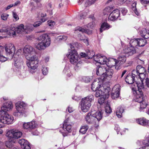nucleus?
Returning a JSON list of instances; mask_svg holds the SVG:
<instances>
[{
    "mask_svg": "<svg viewBox=\"0 0 149 149\" xmlns=\"http://www.w3.org/2000/svg\"><path fill=\"white\" fill-rule=\"evenodd\" d=\"M69 45L71 50L67 54V57L72 64L75 65L77 67H79L81 65L82 62L76 50V48H78V44L74 42L69 44Z\"/></svg>",
    "mask_w": 149,
    "mask_h": 149,
    "instance_id": "nucleus-1",
    "label": "nucleus"
},
{
    "mask_svg": "<svg viewBox=\"0 0 149 149\" xmlns=\"http://www.w3.org/2000/svg\"><path fill=\"white\" fill-rule=\"evenodd\" d=\"M38 43L36 45V48L39 50L44 49L49 46L51 43L50 38L47 34L40 36L38 38Z\"/></svg>",
    "mask_w": 149,
    "mask_h": 149,
    "instance_id": "nucleus-2",
    "label": "nucleus"
},
{
    "mask_svg": "<svg viewBox=\"0 0 149 149\" xmlns=\"http://www.w3.org/2000/svg\"><path fill=\"white\" fill-rule=\"evenodd\" d=\"M26 104L23 102H18L15 104L16 111L13 113V115L16 116H26V111L25 108Z\"/></svg>",
    "mask_w": 149,
    "mask_h": 149,
    "instance_id": "nucleus-3",
    "label": "nucleus"
},
{
    "mask_svg": "<svg viewBox=\"0 0 149 149\" xmlns=\"http://www.w3.org/2000/svg\"><path fill=\"white\" fill-rule=\"evenodd\" d=\"M94 99V97L92 95H89L82 99L81 104V110L84 112L88 111L91 106V103Z\"/></svg>",
    "mask_w": 149,
    "mask_h": 149,
    "instance_id": "nucleus-4",
    "label": "nucleus"
},
{
    "mask_svg": "<svg viewBox=\"0 0 149 149\" xmlns=\"http://www.w3.org/2000/svg\"><path fill=\"white\" fill-rule=\"evenodd\" d=\"M134 93L135 96V101L140 103V109H143L145 108L147 104L144 101L145 97L143 95L142 92L134 90Z\"/></svg>",
    "mask_w": 149,
    "mask_h": 149,
    "instance_id": "nucleus-5",
    "label": "nucleus"
},
{
    "mask_svg": "<svg viewBox=\"0 0 149 149\" xmlns=\"http://www.w3.org/2000/svg\"><path fill=\"white\" fill-rule=\"evenodd\" d=\"M22 133L20 130L17 129H13L7 130L6 136L10 139H18L20 138Z\"/></svg>",
    "mask_w": 149,
    "mask_h": 149,
    "instance_id": "nucleus-6",
    "label": "nucleus"
},
{
    "mask_svg": "<svg viewBox=\"0 0 149 149\" xmlns=\"http://www.w3.org/2000/svg\"><path fill=\"white\" fill-rule=\"evenodd\" d=\"M146 73L145 69L141 65H138L136 70H132V74L137 77L140 80L146 77Z\"/></svg>",
    "mask_w": 149,
    "mask_h": 149,
    "instance_id": "nucleus-7",
    "label": "nucleus"
},
{
    "mask_svg": "<svg viewBox=\"0 0 149 149\" xmlns=\"http://www.w3.org/2000/svg\"><path fill=\"white\" fill-rule=\"evenodd\" d=\"M26 64L29 68L35 70L38 66V59L36 55H34L31 58L27 57Z\"/></svg>",
    "mask_w": 149,
    "mask_h": 149,
    "instance_id": "nucleus-8",
    "label": "nucleus"
},
{
    "mask_svg": "<svg viewBox=\"0 0 149 149\" xmlns=\"http://www.w3.org/2000/svg\"><path fill=\"white\" fill-rule=\"evenodd\" d=\"M111 60L113 61H109V63L111 62H113L114 64L111 65H110V67L113 65H115V68L116 69L118 70L120 68V65H121L124 63L126 61V57L125 56L124 54H120L118 58V60L116 59H111Z\"/></svg>",
    "mask_w": 149,
    "mask_h": 149,
    "instance_id": "nucleus-9",
    "label": "nucleus"
},
{
    "mask_svg": "<svg viewBox=\"0 0 149 149\" xmlns=\"http://www.w3.org/2000/svg\"><path fill=\"white\" fill-rule=\"evenodd\" d=\"M100 87L97 89L95 91L96 92L95 96L97 97L104 95L105 97H108L109 96V93L110 91V88L108 87L99 86Z\"/></svg>",
    "mask_w": 149,
    "mask_h": 149,
    "instance_id": "nucleus-10",
    "label": "nucleus"
},
{
    "mask_svg": "<svg viewBox=\"0 0 149 149\" xmlns=\"http://www.w3.org/2000/svg\"><path fill=\"white\" fill-rule=\"evenodd\" d=\"M23 53L27 59V57L31 58L35 55L36 52L34 49L29 45H26L23 49Z\"/></svg>",
    "mask_w": 149,
    "mask_h": 149,
    "instance_id": "nucleus-11",
    "label": "nucleus"
},
{
    "mask_svg": "<svg viewBox=\"0 0 149 149\" xmlns=\"http://www.w3.org/2000/svg\"><path fill=\"white\" fill-rule=\"evenodd\" d=\"M5 48L7 55L10 56V58H12L15 52V48L14 45L10 43L6 45Z\"/></svg>",
    "mask_w": 149,
    "mask_h": 149,
    "instance_id": "nucleus-12",
    "label": "nucleus"
},
{
    "mask_svg": "<svg viewBox=\"0 0 149 149\" xmlns=\"http://www.w3.org/2000/svg\"><path fill=\"white\" fill-rule=\"evenodd\" d=\"M136 78L138 79V78L137 77L132 74H132H128L127 75L125 79V80L126 83L129 84H132L134 83V81H135V83L134 84V86H136V87H132V89L134 90H136V87L137 88L136 85V83L137 82L136 81H135Z\"/></svg>",
    "mask_w": 149,
    "mask_h": 149,
    "instance_id": "nucleus-13",
    "label": "nucleus"
},
{
    "mask_svg": "<svg viewBox=\"0 0 149 149\" xmlns=\"http://www.w3.org/2000/svg\"><path fill=\"white\" fill-rule=\"evenodd\" d=\"M94 60L97 63L105 65L107 64L106 63L108 59L105 56L98 54L94 56Z\"/></svg>",
    "mask_w": 149,
    "mask_h": 149,
    "instance_id": "nucleus-14",
    "label": "nucleus"
},
{
    "mask_svg": "<svg viewBox=\"0 0 149 149\" xmlns=\"http://www.w3.org/2000/svg\"><path fill=\"white\" fill-rule=\"evenodd\" d=\"M108 69V66L107 64L105 65H101L100 66H97L96 70V74L97 75L101 76L100 79H102L103 76L104 72L107 71Z\"/></svg>",
    "mask_w": 149,
    "mask_h": 149,
    "instance_id": "nucleus-15",
    "label": "nucleus"
},
{
    "mask_svg": "<svg viewBox=\"0 0 149 149\" xmlns=\"http://www.w3.org/2000/svg\"><path fill=\"white\" fill-rule=\"evenodd\" d=\"M140 81L141 82L139 83L136 82V84L138 89L137 91H140L142 92L141 89L143 88L144 83L145 84V85L147 87H149V86L147 84H149V79L146 77L143 79H141Z\"/></svg>",
    "mask_w": 149,
    "mask_h": 149,
    "instance_id": "nucleus-16",
    "label": "nucleus"
},
{
    "mask_svg": "<svg viewBox=\"0 0 149 149\" xmlns=\"http://www.w3.org/2000/svg\"><path fill=\"white\" fill-rule=\"evenodd\" d=\"M29 29L27 26L24 27L22 24H20L17 26L15 27V31L17 35L18 34H22L27 33Z\"/></svg>",
    "mask_w": 149,
    "mask_h": 149,
    "instance_id": "nucleus-17",
    "label": "nucleus"
},
{
    "mask_svg": "<svg viewBox=\"0 0 149 149\" xmlns=\"http://www.w3.org/2000/svg\"><path fill=\"white\" fill-rule=\"evenodd\" d=\"M120 86L119 85H116L113 88L111 94V97L113 99L118 97L120 95Z\"/></svg>",
    "mask_w": 149,
    "mask_h": 149,
    "instance_id": "nucleus-18",
    "label": "nucleus"
},
{
    "mask_svg": "<svg viewBox=\"0 0 149 149\" xmlns=\"http://www.w3.org/2000/svg\"><path fill=\"white\" fill-rule=\"evenodd\" d=\"M13 120V117L8 113L1 118L0 120L1 122L3 124H9L12 123Z\"/></svg>",
    "mask_w": 149,
    "mask_h": 149,
    "instance_id": "nucleus-19",
    "label": "nucleus"
},
{
    "mask_svg": "<svg viewBox=\"0 0 149 149\" xmlns=\"http://www.w3.org/2000/svg\"><path fill=\"white\" fill-rule=\"evenodd\" d=\"M120 15V10L118 9H116L110 13L109 17V19L111 21L115 20L119 17Z\"/></svg>",
    "mask_w": 149,
    "mask_h": 149,
    "instance_id": "nucleus-20",
    "label": "nucleus"
},
{
    "mask_svg": "<svg viewBox=\"0 0 149 149\" xmlns=\"http://www.w3.org/2000/svg\"><path fill=\"white\" fill-rule=\"evenodd\" d=\"M86 120L88 123L93 124L95 125V119L94 117L93 114L91 113H88L85 117Z\"/></svg>",
    "mask_w": 149,
    "mask_h": 149,
    "instance_id": "nucleus-21",
    "label": "nucleus"
},
{
    "mask_svg": "<svg viewBox=\"0 0 149 149\" xmlns=\"http://www.w3.org/2000/svg\"><path fill=\"white\" fill-rule=\"evenodd\" d=\"M94 117L95 118V127L98 126V122L102 118V112L101 111H97L94 114H93Z\"/></svg>",
    "mask_w": 149,
    "mask_h": 149,
    "instance_id": "nucleus-22",
    "label": "nucleus"
},
{
    "mask_svg": "<svg viewBox=\"0 0 149 149\" xmlns=\"http://www.w3.org/2000/svg\"><path fill=\"white\" fill-rule=\"evenodd\" d=\"M1 107L2 110H5L7 112L10 111L13 108V104L11 101H8L4 103Z\"/></svg>",
    "mask_w": 149,
    "mask_h": 149,
    "instance_id": "nucleus-23",
    "label": "nucleus"
},
{
    "mask_svg": "<svg viewBox=\"0 0 149 149\" xmlns=\"http://www.w3.org/2000/svg\"><path fill=\"white\" fill-rule=\"evenodd\" d=\"M18 143L20 145L21 148L24 149H30L31 148L28 142L25 139H22L18 141Z\"/></svg>",
    "mask_w": 149,
    "mask_h": 149,
    "instance_id": "nucleus-24",
    "label": "nucleus"
},
{
    "mask_svg": "<svg viewBox=\"0 0 149 149\" xmlns=\"http://www.w3.org/2000/svg\"><path fill=\"white\" fill-rule=\"evenodd\" d=\"M68 118L64 120L62 129L64 131H66L69 132L71 131L72 126L68 122Z\"/></svg>",
    "mask_w": 149,
    "mask_h": 149,
    "instance_id": "nucleus-25",
    "label": "nucleus"
},
{
    "mask_svg": "<svg viewBox=\"0 0 149 149\" xmlns=\"http://www.w3.org/2000/svg\"><path fill=\"white\" fill-rule=\"evenodd\" d=\"M113 73V70L109 68L108 67V69H107V71H105L104 72V75L103 77L102 78V80L104 81L108 77L109 78H111Z\"/></svg>",
    "mask_w": 149,
    "mask_h": 149,
    "instance_id": "nucleus-26",
    "label": "nucleus"
},
{
    "mask_svg": "<svg viewBox=\"0 0 149 149\" xmlns=\"http://www.w3.org/2000/svg\"><path fill=\"white\" fill-rule=\"evenodd\" d=\"M14 60L15 62V66L16 68L18 69V71H20V69L22 66L23 64V61L22 59L17 58V57H14Z\"/></svg>",
    "mask_w": 149,
    "mask_h": 149,
    "instance_id": "nucleus-27",
    "label": "nucleus"
},
{
    "mask_svg": "<svg viewBox=\"0 0 149 149\" xmlns=\"http://www.w3.org/2000/svg\"><path fill=\"white\" fill-rule=\"evenodd\" d=\"M123 52L129 55H132L136 52V49L134 47L131 46L124 49Z\"/></svg>",
    "mask_w": 149,
    "mask_h": 149,
    "instance_id": "nucleus-28",
    "label": "nucleus"
},
{
    "mask_svg": "<svg viewBox=\"0 0 149 149\" xmlns=\"http://www.w3.org/2000/svg\"><path fill=\"white\" fill-rule=\"evenodd\" d=\"M7 34L13 37L17 36V33L15 31V27H11L8 28L7 31Z\"/></svg>",
    "mask_w": 149,
    "mask_h": 149,
    "instance_id": "nucleus-29",
    "label": "nucleus"
},
{
    "mask_svg": "<svg viewBox=\"0 0 149 149\" xmlns=\"http://www.w3.org/2000/svg\"><path fill=\"white\" fill-rule=\"evenodd\" d=\"M137 123L143 126H149V120L146 119V118H140L136 120Z\"/></svg>",
    "mask_w": 149,
    "mask_h": 149,
    "instance_id": "nucleus-30",
    "label": "nucleus"
},
{
    "mask_svg": "<svg viewBox=\"0 0 149 149\" xmlns=\"http://www.w3.org/2000/svg\"><path fill=\"white\" fill-rule=\"evenodd\" d=\"M141 35L145 39L149 38V31L146 29H143L140 31Z\"/></svg>",
    "mask_w": 149,
    "mask_h": 149,
    "instance_id": "nucleus-31",
    "label": "nucleus"
},
{
    "mask_svg": "<svg viewBox=\"0 0 149 149\" xmlns=\"http://www.w3.org/2000/svg\"><path fill=\"white\" fill-rule=\"evenodd\" d=\"M111 27L107 22H104L101 25L100 28V31L102 32L103 31L108 30Z\"/></svg>",
    "mask_w": 149,
    "mask_h": 149,
    "instance_id": "nucleus-32",
    "label": "nucleus"
},
{
    "mask_svg": "<svg viewBox=\"0 0 149 149\" xmlns=\"http://www.w3.org/2000/svg\"><path fill=\"white\" fill-rule=\"evenodd\" d=\"M124 111V109L123 107H118L116 111V116L118 118H121L122 116V113Z\"/></svg>",
    "mask_w": 149,
    "mask_h": 149,
    "instance_id": "nucleus-33",
    "label": "nucleus"
},
{
    "mask_svg": "<svg viewBox=\"0 0 149 149\" xmlns=\"http://www.w3.org/2000/svg\"><path fill=\"white\" fill-rule=\"evenodd\" d=\"M136 1H134L132 5V9L135 13L137 16H139L140 14V13L139 11H137L136 8Z\"/></svg>",
    "mask_w": 149,
    "mask_h": 149,
    "instance_id": "nucleus-34",
    "label": "nucleus"
},
{
    "mask_svg": "<svg viewBox=\"0 0 149 149\" xmlns=\"http://www.w3.org/2000/svg\"><path fill=\"white\" fill-rule=\"evenodd\" d=\"M88 126L87 125L82 126L79 130V132L83 134H85L88 130Z\"/></svg>",
    "mask_w": 149,
    "mask_h": 149,
    "instance_id": "nucleus-35",
    "label": "nucleus"
},
{
    "mask_svg": "<svg viewBox=\"0 0 149 149\" xmlns=\"http://www.w3.org/2000/svg\"><path fill=\"white\" fill-rule=\"evenodd\" d=\"M138 39H134L130 40V44L131 47H134L138 46Z\"/></svg>",
    "mask_w": 149,
    "mask_h": 149,
    "instance_id": "nucleus-36",
    "label": "nucleus"
},
{
    "mask_svg": "<svg viewBox=\"0 0 149 149\" xmlns=\"http://www.w3.org/2000/svg\"><path fill=\"white\" fill-rule=\"evenodd\" d=\"M138 46L139 47H143L146 43V40L145 39H138Z\"/></svg>",
    "mask_w": 149,
    "mask_h": 149,
    "instance_id": "nucleus-37",
    "label": "nucleus"
},
{
    "mask_svg": "<svg viewBox=\"0 0 149 149\" xmlns=\"http://www.w3.org/2000/svg\"><path fill=\"white\" fill-rule=\"evenodd\" d=\"M98 82L95 81L91 84V89L92 90L94 91L98 88Z\"/></svg>",
    "mask_w": 149,
    "mask_h": 149,
    "instance_id": "nucleus-38",
    "label": "nucleus"
},
{
    "mask_svg": "<svg viewBox=\"0 0 149 149\" xmlns=\"http://www.w3.org/2000/svg\"><path fill=\"white\" fill-rule=\"evenodd\" d=\"M113 8L112 6H108L105 8L103 10L104 15L107 14L113 10Z\"/></svg>",
    "mask_w": 149,
    "mask_h": 149,
    "instance_id": "nucleus-39",
    "label": "nucleus"
},
{
    "mask_svg": "<svg viewBox=\"0 0 149 149\" xmlns=\"http://www.w3.org/2000/svg\"><path fill=\"white\" fill-rule=\"evenodd\" d=\"M29 124L30 126V129H32L36 128L38 126L37 123L34 120H32L29 122Z\"/></svg>",
    "mask_w": 149,
    "mask_h": 149,
    "instance_id": "nucleus-40",
    "label": "nucleus"
},
{
    "mask_svg": "<svg viewBox=\"0 0 149 149\" xmlns=\"http://www.w3.org/2000/svg\"><path fill=\"white\" fill-rule=\"evenodd\" d=\"M8 27L6 25H0V32L7 33V31L8 29Z\"/></svg>",
    "mask_w": 149,
    "mask_h": 149,
    "instance_id": "nucleus-41",
    "label": "nucleus"
},
{
    "mask_svg": "<svg viewBox=\"0 0 149 149\" xmlns=\"http://www.w3.org/2000/svg\"><path fill=\"white\" fill-rule=\"evenodd\" d=\"M52 6V5L50 3H49L47 6V12L49 13L50 15H51L53 14L52 10L51 8Z\"/></svg>",
    "mask_w": 149,
    "mask_h": 149,
    "instance_id": "nucleus-42",
    "label": "nucleus"
},
{
    "mask_svg": "<svg viewBox=\"0 0 149 149\" xmlns=\"http://www.w3.org/2000/svg\"><path fill=\"white\" fill-rule=\"evenodd\" d=\"M143 144L146 146H149V136L146 137L143 141Z\"/></svg>",
    "mask_w": 149,
    "mask_h": 149,
    "instance_id": "nucleus-43",
    "label": "nucleus"
},
{
    "mask_svg": "<svg viewBox=\"0 0 149 149\" xmlns=\"http://www.w3.org/2000/svg\"><path fill=\"white\" fill-rule=\"evenodd\" d=\"M95 56L93 52L92 51L91 52L89 50L87 52V58L90 59L93 57V59H94V56Z\"/></svg>",
    "mask_w": 149,
    "mask_h": 149,
    "instance_id": "nucleus-44",
    "label": "nucleus"
},
{
    "mask_svg": "<svg viewBox=\"0 0 149 149\" xmlns=\"http://www.w3.org/2000/svg\"><path fill=\"white\" fill-rule=\"evenodd\" d=\"M76 30L79 31L80 32H81L82 33H88L87 32V30L86 29H84L81 27H77L76 28Z\"/></svg>",
    "mask_w": 149,
    "mask_h": 149,
    "instance_id": "nucleus-45",
    "label": "nucleus"
},
{
    "mask_svg": "<svg viewBox=\"0 0 149 149\" xmlns=\"http://www.w3.org/2000/svg\"><path fill=\"white\" fill-rule=\"evenodd\" d=\"M97 0H88L85 3L86 6H90L95 3Z\"/></svg>",
    "mask_w": 149,
    "mask_h": 149,
    "instance_id": "nucleus-46",
    "label": "nucleus"
},
{
    "mask_svg": "<svg viewBox=\"0 0 149 149\" xmlns=\"http://www.w3.org/2000/svg\"><path fill=\"white\" fill-rule=\"evenodd\" d=\"M8 113L7 111H5V110H2V107H1V110L0 111V119H1V118H2L3 116H5L6 114Z\"/></svg>",
    "mask_w": 149,
    "mask_h": 149,
    "instance_id": "nucleus-47",
    "label": "nucleus"
},
{
    "mask_svg": "<svg viewBox=\"0 0 149 149\" xmlns=\"http://www.w3.org/2000/svg\"><path fill=\"white\" fill-rule=\"evenodd\" d=\"M105 111L107 113H110L111 112V110L108 104L105 107Z\"/></svg>",
    "mask_w": 149,
    "mask_h": 149,
    "instance_id": "nucleus-48",
    "label": "nucleus"
},
{
    "mask_svg": "<svg viewBox=\"0 0 149 149\" xmlns=\"http://www.w3.org/2000/svg\"><path fill=\"white\" fill-rule=\"evenodd\" d=\"M91 79L89 77H83L82 80L84 82L88 83L90 81Z\"/></svg>",
    "mask_w": 149,
    "mask_h": 149,
    "instance_id": "nucleus-49",
    "label": "nucleus"
},
{
    "mask_svg": "<svg viewBox=\"0 0 149 149\" xmlns=\"http://www.w3.org/2000/svg\"><path fill=\"white\" fill-rule=\"evenodd\" d=\"M42 73L44 75L47 74L48 72V70L47 67H42Z\"/></svg>",
    "mask_w": 149,
    "mask_h": 149,
    "instance_id": "nucleus-50",
    "label": "nucleus"
},
{
    "mask_svg": "<svg viewBox=\"0 0 149 149\" xmlns=\"http://www.w3.org/2000/svg\"><path fill=\"white\" fill-rule=\"evenodd\" d=\"M67 37L66 36H60L58 37L57 39L59 40H63V41H64L66 40L67 39Z\"/></svg>",
    "mask_w": 149,
    "mask_h": 149,
    "instance_id": "nucleus-51",
    "label": "nucleus"
},
{
    "mask_svg": "<svg viewBox=\"0 0 149 149\" xmlns=\"http://www.w3.org/2000/svg\"><path fill=\"white\" fill-rule=\"evenodd\" d=\"M29 122L26 123H24L23 124V127L24 129H30V126L29 125Z\"/></svg>",
    "mask_w": 149,
    "mask_h": 149,
    "instance_id": "nucleus-52",
    "label": "nucleus"
},
{
    "mask_svg": "<svg viewBox=\"0 0 149 149\" xmlns=\"http://www.w3.org/2000/svg\"><path fill=\"white\" fill-rule=\"evenodd\" d=\"M48 25L50 26H53L55 24V22L52 20H49L47 21Z\"/></svg>",
    "mask_w": 149,
    "mask_h": 149,
    "instance_id": "nucleus-53",
    "label": "nucleus"
},
{
    "mask_svg": "<svg viewBox=\"0 0 149 149\" xmlns=\"http://www.w3.org/2000/svg\"><path fill=\"white\" fill-rule=\"evenodd\" d=\"M78 37L79 39L81 40H82L84 38H86L83 33H79L78 35Z\"/></svg>",
    "mask_w": 149,
    "mask_h": 149,
    "instance_id": "nucleus-54",
    "label": "nucleus"
},
{
    "mask_svg": "<svg viewBox=\"0 0 149 149\" xmlns=\"http://www.w3.org/2000/svg\"><path fill=\"white\" fill-rule=\"evenodd\" d=\"M105 101L104 97L100 98L99 99L98 102L100 104H102L104 103Z\"/></svg>",
    "mask_w": 149,
    "mask_h": 149,
    "instance_id": "nucleus-55",
    "label": "nucleus"
},
{
    "mask_svg": "<svg viewBox=\"0 0 149 149\" xmlns=\"http://www.w3.org/2000/svg\"><path fill=\"white\" fill-rule=\"evenodd\" d=\"M7 58L3 56L1 54L0 55V61L4 62L7 60Z\"/></svg>",
    "mask_w": 149,
    "mask_h": 149,
    "instance_id": "nucleus-56",
    "label": "nucleus"
},
{
    "mask_svg": "<svg viewBox=\"0 0 149 149\" xmlns=\"http://www.w3.org/2000/svg\"><path fill=\"white\" fill-rule=\"evenodd\" d=\"M8 15L6 14H3L1 15V18L3 20H6L7 19Z\"/></svg>",
    "mask_w": 149,
    "mask_h": 149,
    "instance_id": "nucleus-57",
    "label": "nucleus"
},
{
    "mask_svg": "<svg viewBox=\"0 0 149 149\" xmlns=\"http://www.w3.org/2000/svg\"><path fill=\"white\" fill-rule=\"evenodd\" d=\"M140 2L143 5L149 3V0H140Z\"/></svg>",
    "mask_w": 149,
    "mask_h": 149,
    "instance_id": "nucleus-58",
    "label": "nucleus"
},
{
    "mask_svg": "<svg viewBox=\"0 0 149 149\" xmlns=\"http://www.w3.org/2000/svg\"><path fill=\"white\" fill-rule=\"evenodd\" d=\"M95 25V23L94 22H92L89 23L87 25H86V26L88 28H92L94 27Z\"/></svg>",
    "mask_w": 149,
    "mask_h": 149,
    "instance_id": "nucleus-59",
    "label": "nucleus"
},
{
    "mask_svg": "<svg viewBox=\"0 0 149 149\" xmlns=\"http://www.w3.org/2000/svg\"><path fill=\"white\" fill-rule=\"evenodd\" d=\"M42 23V22L40 21L36 22L34 23L33 25L34 27H37L40 26Z\"/></svg>",
    "mask_w": 149,
    "mask_h": 149,
    "instance_id": "nucleus-60",
    "label": "nucleus"
},
{
    "mask_svg": "<svg viewBox=\"0 0 149 149\" xmlns=\"http://www.w3.org/2000/svg\"><path fill=\"white\" fill-rule=\"evenodd\" d=\"M121 11L123 15H125L127 12V10L125 8H123L121 9Z\"/></svg>",
    "mask_w": 149,
    "mask_h": 149,
    "instance_id": "nucleus-61",
    "label": "nucleus"
},
{
    "mask_svg": "<svg viewBox=\"0 0 149 149\" xmlns=\"http://www.w3.org/2000/svg\"><path fill=\"white\" fill-rule=\"evenodd\" d=\"M87 15V13H84V14H80V19H84L85 17Z\"/></svg>",
    "mask_w": 149,
    "mask_h": 149,
    "instance_id": "nucleus-62",
    "label": "nucleus"
},
{
    "mask_svg": "<svg viewBox=\"0 0 149 149\" xmlns=\"http://www.w3.org/2000/svg\"><path fill=\"white\" fill-rule=\"evenodd\" d=\"M127 0H117V2L118 4L121 5L125 2Z\"/></svg>",
    "mask_w": 149,
    "mask_h": 149,
    "instance_id": "nucleus-63",
    "label": "nucleus"
},
{
    "mask_svg": "<svg viewBox=\"0 0 149 149\" xmlns=\"http://www.w3.org/2000/svg\"><path fill=\"white\" fill-rule=\"evenodd\" d=\"M13 17L16 20H17L19 19L18 16L17 15L16 13L14 12H13Z\"/></svg>",
    "mask_w": 149,
    "mask_h": 149,
    "instance_id": "nucleus-64",
    "label": "nucleus"
}]
</instances>
